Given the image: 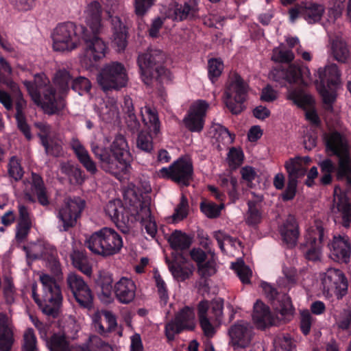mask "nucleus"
<instances>
[{"instance_id":"46","label":"nucleus","mask_w":351,"mask_h":351,"mask_svg":"<svg viewBox=\"0 0 351 351\" xmlns=\"http://www.w3.org/2000/svg\"><path fill=\"white\" fill-rule=\"evenodd\" d=\"M101 119L106 122H112L119 119V105L114 98H108L100 112Z\"/></svg>"},{"instance_id":"31","label":"nucleus","mask_w":351,"mask_h":351,"mask_svg":"<svg viewBox=\"0 0 351 351\" xmlns=\"http://www.w3.org/2000/svg\"><path fill=\"white\" fill-rule=\"evenodd\" d=\"M101 6L96 1H93L88 4L84 11L86 28L93 34H99L101 32Z\"/></svg>"},{"instance_id":"52","label":"nucleus","mask_w":351,"mask_h":351,"mask_svg":"<svg viewBox=\"0 0 351 351\" xmlns=\"http://www.w3.org/2000/svg\"><path fill=\"white\" fill-rule=\"evenodd\" d=\"M167 262L171 274L178 280L183 281L192 274V270L189 267L181 266L176 260Z\"/></svg>"},{"instance_id":"62","label":"nucleus","mask_w":351,"mask_h":351,"mask_svg":"<svg viewBox=\"0 0 351 351\" xmlns=\"http://www.w3.org/2000/svg\"><path fill=\"white\" fill-rule=\"evenodd\" d=\"M152 136L141 132L137 138V147L145 152H150L153 149Z\"/></svg>"},{"instance_id":"27","label":"nucleus","mask_w":351,"mask_h":351,"mask_svg":"<svg viewBox=\"0 0 351 351\" xmlns=\"http://www.w3.org/2000/svg\"><path fill=\"white\" fill-rule=\"evenodd\" d=\"M24 195L25 198L29 202L34 203L36 202L35 196L40 205L47 206L50 204V196L43 178L40 175L35 173H32L30 192L25 191Z\"/></svg>"},{"instance_id":"7","label":"nucleus","mask_w":351,"mask_h":351,"mask_svg":"<svg viewBox=\"0 0 351 351\" xmlns=\"http://www.w3.org/2000/svg\"><path fill=\"white\" fill-rule=\"evenodd\" d=\"M165 59V53L156 49H151L138 56V64L145 84L149 85L154 78L167 77L169 71L162 66Z\"/></svg>"},{"instance_id":"45","label":"nucleus","mask_w":351,"mask_h":351,"mask_svg":"<svg viewBox=\"0 0 351 351\" xmlns=\"http://www.w3.org/2000/svg\"><path fill=\"white\" fill-rule=\"evenodd\" d=\"M170 246L175 250H184L191 245V238L180 230H175L168 238Z\"/></svg>"},{"instance_id":"61","label":"nucleus","mask_w":351,"mask_h":351,"mask_svg":"<svg viewBox=\"0 0 351 351\" xmlns=\"http://www.w3.org/2000/svg\"><path fill=\"white\" fill-rule=\"evenodd\" d=\"M223 208V204L219 206L211 202H202L200 205L201 210L209 218H215L219 215L221 210Z\"/></svg>"},{"instance_id":"1","label":"nucleus","mask_w":351,"mask_h":351,"mask_svg":"<svg viewBox=\"0 0 351 351\" xmlns=\"http://www.w3.org/2000/svg\"><path fill=\"white\" fill-rule=\"evenodd\" d=\"M91 151L99 160L100 167L106 173L119 178L127 173L130 167L132 158L125 138L117 135L110 145V153L104 147L95 143L91 144Z\"/></svg>"},{"instance_id":"44","label":"nucleus","mask_w":351,"mask_h":351,"mask_svg":"<svg viewBox=\"0 0 351 351\" xmlns=\"http://www.w3.org/2000/svg\"><path fill=\"white\" fill-rule=\"evenodd\" d=\"M305 239L307 245H322L324 239L322 222L318 220L315 221L313 225L307 229Z\"/></svg>"},{"instance_id":"60","label":"nucleus","mask_w":351,"mask_h":351,"mask_svg":"<svg viewBox=\"0 0 351 351\" xmlns=\"http://www.w3.org/2000/svg\"><path fill=\"white\" fill-rule=\"evenodd\" d=\"M247 204L249 208L245 217V221L250 226L256 225L261 221V215L254 202L249 201Z\"/></svg>"},{"instance_id":"4","label":"nucleus","mask_w":351,"mask_h":351,"mask_svg":"<svg viewBox=\"0 0 351 351\" xmlns=\"http://www.w3.org/2000/svg\"><path fill=\"white\" fill-rule=\"evenodd\" d=\"M85 245L95 254L108 256L118 253L122 246L121 236L113 229L103 228L85 241Z\"/></svg>"},{"instance_id":"29","label":"nucleus","mask_w":351,"mask_h":351,"mask_svg":"<svg viewBox=\"0 0 351 351\" xmlns=\"http://www.w3.org/2000/svg\"><path fill=\"white\" fill-rule=\"evenodd\" d=\"M113 287L115 297L120 303L129 304L134 300L136 287L130 278L122 277Z\"/></svg>"},{"instance_id":"37","label":"nucleus","mask_w":351,"mask_h":351,"mask_svg":"<svg viewBox=\"0 0 351 351\" xmlns=\"http://www.w3.org/2000/svg\"><path fill=\"white\" fill-rule=\"evenodd\" d=\"M13 343L11 321L8 316L0 313V350L10 351Z\"/></svg>"},{"instance_id":"35","label":"nucleus","mask_w":351,"mask_h":351,"mask_svg":"<svg viewBox=\"0 0 351 351\" xmlns=\"http://www.w3.org/2000/svg\"><path fill=\"white\" fill-rule=\"evenodd\" d=\"M328 56L339 63H346L350 58L347 43L341 38H330L328 45Z\"/></svg>"},{"instance_id":"50","label":"nucleus","mask_w":351,"mask_h":351,"mask_svg":"<svg viewBox=\"0 0 351 351\" xmlns=\"http://www.w3.org/2000/svg\"><path fill=\"white\" fill-rule=\"evenodd\" d=\"M210 133L217 141L223 145H228L233 142V137L228 130L219 123H213Z\"/></svg>"},{"instance_id":"16","label":"nucleus","mask_w":351,"mask_h":351,"mask_svg":"<svg viewBox=\"0 0 351 351\" xmlns=\"http://www.w3.org/2000/svg\"><path fill=\"white\" fill-rule=\"evenodd\" d=\"M85 206V202L80 197L66 198L59 209L57 217L62 225V230L66 231L73 227L77 218Z\"/></svg>"},{"instance_id":"34","label":"nucleus","mask_w":351,"mask_h":351,"mask_svg":"<svg viewBox=\"0 0 351 351\" xmlns=\"http://www.w3.org/2000/svg\"><path fill=\"white\" fill-rule=\"evenodd\" d=\"M108 12L112 26V46L118 51H123L128 45L125 27L122 24L119 17L113 16L110 14V12Z\"/></svg>"},{"instance_id":"25","label":"nucleus","mask_w":351,"mask_h":351,"mask_svg":"<svg viewBox=\"0 0 351 351\" xmlns=\"http://www.w3.org/2000/svg\"><path fill=\"white\" fill-rule=\"evenodd\" d=\"M330 257L335 261L348 263L351 254V245L348 237L334 236L328 243Z\"/></svg>"},{"instance_id":"32","label":"nucleus","mask_w":351,"mask_h":351,"mask_svg":"<svg viewBox=\"0 0 351 351\" xmlns=\"http://www.w3.org/2000/svg\"><path fill=\"white\" fill-rule=\"evenodd\" d=\"M92 321L95 330L101 335L112 331L117 326L114 315L108 311L95 312Z\"/></svg>"},{"instance_id":"39","label":"nucleus","mask_w":351,"mask_h":351,"mask_svg":"<svg viewBox=\"0 0 351 351\" xmlns=\"http://www.w3.org/2000/svg\"><path fill=\"white\" fill-rule=\"evenodd\" d=\"M280 234L283 241L289 246H294L298 241L299 231L295 219L293 216H289L282 227Z\"/></svg>"},{"instance_id":"3","label":"nucleus","mask_w":351,"mask_h":351,"mask_svg":"<svg viewBox=\"0 0 351 351\" xmlns=\"http://www.w3.org/2000/svg\"><path fill=\"white\" fill-rule=\"evenodd\" d=\"M86 27L72 22L58 25L53 30V49L56 51H71L81 45Z\"/></svg>"},{"instance_id":"24","label":"nucleus","mask_w":351,"mask_h":351,"mask_svg":"<svg viewBox=\"0 0 351 351\" xmlns=\"http://www.w3.org/2000/svg\"><path fill=\"white\" fill-rule=\"evenodd\" d=\"M13 94L15 106V118L16 120L17 127L20 131L24 134L28 140L32 138V134L29 125L26 121L25 111L27 107V102L23 98V94L19 88L18 84L16 85V89H10Z\"/></svg>"},{"instance_id":"30","label":"nucleus","mask_w":351,"mask_h":351,"mask_svg":"<svg viewBox=\"0 0 351 351\" xmlns=\"http://www.w3.org/2000/svg\"><path fill=\"white\" fill-rule=\"evenodd\" d=\"M125 199H128L129 210L136 221L142 223L152 218L149 204L142 202L136 195H134L133 191L127 192Z\"/></svg>"},{"instance_id":"41","label":"nucleus","mask_w":351,"mask_h":351,"mask_svg":"<svg viewBox=\"0 0 351 351\" xmlns=\"http://www.w3.org/2000/svg\"><path fill=\"white\" fill-rule=\"evenodd\" d=\"M141 115L146 128L152 133L153 135H158L160 132V124L156 109L145 106L141 108Z\"/></svg>"},{"instance_id":"13","label":"nucleus","mask_w":351,"mask_h":351,"mask_svg":"<svg viewBox=\"0 0 351 351\" xmlns=\"http://www.w3.org/2000/svg\"><path fill=\"white\" fill-rule=\"evenodd\" d=\"M193 166L189 160L180 158L169 167H163L157 171V176L170 179L177 184L188 186L193 176Z\"/></svg>"},{"instance_id":"56","label":"nucleus","mask_w":351,"mask_h":351,"mask_svg":"<svg viewBox=\"0 0 351 351\" xmlns=\"http://www.w3.org/2000/svg\"><path fill=\"white\" fill-rule=\"evenodd\" d=\"M23 351H38L37 341L32 328H27L23 334Z\"/></svg>"},{"instance_id":"12","label":"nucleus","mask_w":351,"mask_h":351,"mask_svg":"<svg viewBox=\"0 0 351 351\" xmlns=\"http://www.w3.org/2000/svg\"><path fill=\"white\" fill-rule=\"evenodd\" d=\"M27 256L31 259L43 258L47 265L56 276L61 274V267L58 258L56 248L51 244L38 242L32 245L26 251Z\"/></svg>"},{"instance_id":"2","label":"nucleus","mask_w":351,"mask_h":351,"mask_svg":"<svg viewBox=\"0 0 351 351\" xmlns=\"http://www.w3.org/2000/svg\"><path fill=\"white\" fill-rule=\"evenodd\" d=\"M43 293L40 297L36 293V285H32V298L41 311L53 318L58 317L62 302L60 288L54 278L45 274L40 275Z\"/></svg>"},{"instance_id":"43","label":"nucleus","mask_w":351,"mask_h":351,"mask_svg":"<svg viewBox=\"0 0 351 351\" xmlns=\"http://www.w3.org/2000/svg\"><path fill=\"white\" fill-rule=\"evenodd\" d=\"M60 170L68 177L72 184H81L84 181V173L77 165L70 162H62L60 164Z\"/></svg>"},{"instance_id":"51","label":"nucleus","mask_w":351,"mask_h":351,"mask_svg":"<svg viewBox=\"0 0 351 351\" xmlns=\"http://www.w3.org/2000/svg\"><path fill=\"white\" fill-rule=\"evenodd\" d=\"M73 264L75 268L90 276L92 274V268L90 266L86 256L80 251H74L71 255Z\"/></svg>"},{"instance_id":"26","label":"nucleus","mask_w":351,"mask_h":351,"mask_svg":"<svg viewBox=\"0 0 351 351\" xmlns=\"http://www.w3.org/2000/svg\"><path fill=\"white\" fill-rule=\"evenodd\" d=\"M287 99L293 101L298 106L304 109H308L306 112V117L311 123L318 124L319 122L317 113L311 109L314 104V99L311 95L306 94L301 89H289Z\"/></svg>"},{"instance_id":"33","label":"nucleus","mask_w":351,"mask_h":351,"mask_svg":"<svg viewBox=\"0 0 351 351\" xmlns=\"http://www.w3.org/2000/svg\"><path fill=\"white\" fill-rule=\"evenodd\" d=\"M71 149L73 150L80 162L86 170L92 175L97 172L96 162L92 159L88 152L76 138H73L70 142Z\"/></svg>"},{"instance_id":"14","label":"nucleus","mask_w":351,"mask_h":351,"mask_svg":"<svg viewBox=\"0 0 351 351\" xmlns=\"http://www.w3.org/2000/svg\"><path fill=\"white\" fill-rule=\"evenodd\" d=\"M228 333L230 337V344L234 350L250 346L255 336L252 325L244 320L238 321L230 326Z\"/></svg>"},{"instance_id":"49","label":"nucleus","mask_w":351,"mask_h":351,"mask_svg":"<svg viewBox=\"0 0 351 351\" xmlns=\"http://www.w3.org/2000/svg\"><path fill=\"white\" fill-rule=\"evenodd\" d=\"M73 75L64 69L56 71L53 77V83L62 93L67 91L71 85Z\"/></svg>"},{"instance_id":"55","label":"nucleus","mask_w":351,"mask_h":351,"mask_svg":"<svg viewBox=\"0 0 351 351\" xmlns=\"http://www.w3.org/2000/svg\"><path fill=\"white\" fill-rule=\"evenodd\" d=\"M274 347L273 351H295V345L288 335L277 337L274 341Z\"/></svg>"},{"instance_id":"53","label":"nucleus","mask_w":351,"mask_h":351,"mask_svg":"<svg viewBox=\"0 0 351 351\" xmlns=\"http://www.w3.org/2000/svg\"><path fill=\"white\" fill-rule=\"evenodd\" d=\"M51 351H69V346L66 337L62 334H54L47 342Z\"/></svg>"},{"instance_id":"9","label":"nucleus","mask_w":351,"mask_h":351,"mask_svg":"<svg viewBox=\"0 0 351 351\" xmlns=\"http://www.w3.org/2000/svg\"><path fill=\"white\" fill-rule=\"evenodd\" d=\"M247 90L248 86L241 77L234 74L224 93V103L232 114H237L243 110Z\"/></svg>"},{"instance_id":"22","label":"nucleus","mask_w":351,"mask_h":351,"mask_svg":"<svg viewBox=\"0 0 351 351\" xmlns=\"http://www.w3.org/2000/svg\"><path fill=\"white\" fill-rule=\"evenodd\" d=\"M324 12V7L321 4L305 2L298 5L289 10L290 20L293 22L298 17L302 16L308 23L319 21Z\"/></svg>"},{"instance_id":"20","label":"nucleus","mask_w":351,"mask_h":351,"mask_svg":"<svg viewBox=\"0 0 351 351\" xmlns=\"http://www.w3.org/2000/svg\"><path fill=\"white\" fill-rule=\"evenodd\" d=\"M209 104L204 100L193 103L183 119L185 127L192 132H200L204 125V118Z\"/></svg>"},{"instance_id":"15","label":"nucleus","mask_w":351,"mask_h":351,"mask_svg":"<svg viewBox=\"0 0 351 351\" xmlns=\"http://www.w3.org/2000/svg\"><path fill=\"white\" fill-rule=\"evenodd\" d=\"M84 43L83 47V60L88 64L104 58L108 49L106 43L98 36L93 34L86 28L82 39Z\"/></svg>"},{"instance_id":"23","label":"nucleus","mask_w":351,"mask_h":351,"mask_svg":"<svg viewBox=\"0 0 351 351\" xmlns=\"http://www.w3.org/2000/svg\"><path fill=\"white\" fill-rule=\"evenodd\" d=\"M199 1L189 0L183 5L173 2L169 4L166 16L167 18L178 21L193 19L197 14Z\"/></svg>"},{"instance_id":"64","label":"nucleus","mask_w":351,"mask_h":351,"mask_svg":"<svg viewBox=\"0 0 351 351\" xmlns=\"http://www.w3.org/2000/svg\"><path fill=\"white\" fill-rule=\"evenodd\" d=\"M336 324L339 328L348 330L351 328V311L344 309L336 318Z\"/></svg>"},{"instance_id":"28","label":"nucleus","mask_w":351,"mask_h":351,"mask_svg":"<svg viewBox=\"0 0 351 351\" xmlns=\"http://www.w3.org/2000/svg\"><path fill=\"white\" fill-rule=\"evenodd\" d=\"M330 209L333 214L339 215L343 219L345 227L349 226L351 221V204L346 193L342 192L339 187L335 188Z\"/></svg>"},{"instance_id":"48","label":"nucleus","mask_w":351,"mask_h":351,"mask_svg":"<svg viewBox=\"0 0 351 351\" xmlns=\"http://www.w3.org/2000/svg\"><path fill=\"white\" fill-rule=\"evenodd\" d=\"M13 69L10 63L0 54V83L5 84L10 89H16L17 84L14 82L11 76Z\"/></svg>"},{"instance_id":"17","label":"nucleus","mask_w":351,"mask_h":351,"mask_svg":"<svg viewBox=\"0 0 351 351\" xmlns=\"http://www.w3.org/2000/svg\"><path fill=\"white\" fill-rule=\"evenodd\" d=\"M66 283L77 304L82 308L90 309L93 307V295L84 279L71 272L66 277Z\"/></svg>"},{"instance_id":"18","label":"nucleus","mask_w":351,"mask_h":351,"mask_svg":"<svg viewBox=\"0 0 351 351\" xmlns=\"http://www.w3.org/2000/svg\"><path fill=\"white\" fill-rule=\"evenodd\" d=\"M195 328V313L193 309L185 306L176 315L173 320L165 326V334L169 341L174 339L175 335L184 330H192Z\"/></svg>"},{"instance_id":"63","label":"nucleus","mask_w":351,"mask_h":351,"mask_svg":"<svg viewBox=\"0 0 351 351\" xmlns=\"http://www.w3.org/2000/svg\"><path fill=\"white\" fill-rule=\"evenodd\" d=\"M294 58V55L291 50L276 48L273 51L271 59L277 62H289Z\"/></svg>"},{"instance_id":"57","label":"nucleus","mask_w":351,"mask_h":351,"mask_svg":"<svg viewBox=\"0 0 351 351\" xmlns=\"http://www.w3.org/2000/svg\"><path fill=\"white\" fill-rule=\"evenodd\" d=\"M8 172L9 176L14 180H19L23 176V169L18 158L12 156L8 164Z\"/></svg>"},{"instance_id":"6","label":"nucleus","mask_w":351,"mask_h":351,"mask_svg":"<svg viewBox=\"0 0 351 351\" xmlns=\"http://www.w3.org/2000/svg\"><path fill=\"white\" fill-rule=\"evenodd\" d=\"M325 143L327 151L339 158L337 179L346 180L351 185V156L345 138L339 133L334 132L325 136Z\"/></svg>"},{"instance_id":"38","label":"nucleus","mask_w":351,"mask_h":351,"mask_svg":"<svg viewBox=\"0 0 351 351\" xmlns=\"http://www.w3.org/2000/svg\"><path fill=\"white\" fill-rule=\"evenodd\" d=\"M271 75L273 79L278 82L285 80L290 84L297 83L301 77V70L299 66L290 64L287 67L274 69Z\"/></svg>"},{"instance_id":"59","label":"nucleus","mask_w":351,"mask_h":351,"mask_svg":"<svg viewBox=\"0 0 351 351\" xmlns=\"http://www.w3.org/2000/svg\"><path fill=\"white\" fill-rule=\"evenodd\" d=\"M188 200L186 196L182 195L180 202L175 209V213L172 215V220L173 222H178L182 221L188 215Z\"/></svg>"},{"instance_id":"19","label":"nucleus","mask_w":351,"mask_h":351,"mask_svg":"<svg viewBox=\"0 0 351 351\" xmlns=\"http://www.w3.org/2000/svg\"><path fill=\"white\" fill-rule=\"evenodd\" d=\"M324 293L329 295H343L348 289V282L343 273L335 268H329L322 275Z\"/></svg>"},{"instance_id":"58","label":"nucleus","mask_w":351,"mask_h":351,"mask_svg":"<svg viewBox=\"0 0 351 351\" xmlns=\"http://www.w3.org/2000/svg\"><path fill=\"white\" fill-rule=\"evenodd\" d=\"M232 269L234 270L240 280L243 284L250 282L252 271L250 269L245 265L243 262H237L232 264Z\"/></svg>"},{"instance_id":"36","label":"nucleus","mask_w":351,"mask_h":351,"mask_svg":"<svg viewBox=\"0 0 351 351\" xmlns=\"http://www.w3.org/2000/svg\"><path fill=\"white\" fill-rule=\"evenodd\" d=\"M252 317L254 323L260 328L277 324V320L271 315L269 308L259 300L254 304Z\"/></svg>"},{"instance_id":"8","label":"nucleus","mask_w":351,"mask_h":351,"mask_svg":"<svg viewBox=\"0 0 351 351\" xmlns=\"http://www.w3.org/2000/svg\"><path fill=\"white\" fill-rule=\"evenodd\" d=\"M97 80L103 90H118L126 86L128 76L124 65L118 62H112L104 65Z\"/></svg>"},{"instance_id":"10","label":"nucleus","mask_w":351,"mask_h":351,"mask_svg":"<svg viewBox=\"0 0 351 351\" xmlns=\"http://www.w3.org/2000/svg\"><path fill=\"white\" fill-rule=\"evenodd\" d=\"M322 87L319 92L325 104H331L336 98L335 89L341 82V73L337 64L330 63L318 70Z\"/></svg>"},{"instance_id":"47","label":"nucleus","mask_w":351,"mask_h":351,"mask_svg":"<svg viewBox=\"0 0 351 351\" xmlns=\"http://www.w3.org/2000/svg\"><path fill=\"white\" fill-rule=\"evenodd\" d=\"M300 161L298 162L295 158H293L285 162V167L288 173V180L298 182V179L306 175L307 169L301 165Z\"/></svg>"},{"instance_id":"54","label":"nucleus","mask_w":351,"mask_h":351,"mask_svg":"<svg viewBox=\"0 0 351 351\" xmlns=\"http://www.w3.org/2000/svg\"><path fill=\"white\" fill-rule=\"evenodd\" d=\"M112 278L111 276L104 277L101 285V291L99 294V298L105 303H110L113 300L112 297Z\"/></svg>"},{"instance_id":"40","label":"nucleus","mask_w":351,"mask_h":351,"mask_svg":"<svg viewBox=\"0 0 351 351\" xmlns=\"http://www.w3.org/2000/svg\"><path fill=\"white\" fill-rule=\"evenodd\" d=\"M35 126L39 130L38 135L41 138L42 144L45 147L46 153L49 155L58 156L62 151V147L58 144L51 147L48 141L51 132V126L45 122H37L35 123Z\"/></svg>"},{"instance_id":"11","label":"nucleus","mask_w":351,"mask_h":351,"mask_svg":"<svg viewBox=\"0 0 351 351\" xmlns=\"http://www.w3.org/2000/svg\"><path fill=\"white\" fill-rule=\"evenodd\" d=\"M23 84L27 88L33 101L37 106H41L47 114H56L64 108V103L63 100L56 97V91L51 86H46L45 90L41 91L43 94V96L41 97V93L32 87L29 82L24 81Z\"/></svg>"},{"instance_id":"21","label":"nucleus","mask_w":351,"mask_h":351,"mask_svg":"<svg viewBox=\"0 0 351 351\" xmlns=\"http://www.w3.org/2000/svg\"><path fill=\"white\" fill-rule=\"evenodd\" d=\"M104 210L122 232L128 233L130 232L133 222L128 215H125V208L120 199L110 201L106 205Z\"/></svg>"},{"instance_id":"42","label":"nucleus","mask_w":351,"mask_h":351,"mask_svg":"<svg viewBox=\"0 0 351 351\" xmlns=\"http://www.w3.org/2000/svg\"><path fill=\"white\" fill-rule=\"evenodd\" d=\"M123 111L128 128L132 132H137L140 129L141 124L136 117L134 104L130 97H124Z\"/></svg>"},{"instance_id":"5","label":"nucleus","mask_w":351,"mask_h":351,"mask_svg":"<svg viewBox=\"0 0 351 351\" xmlns=\"http://www.w3.org/2000/svg\"><path fill=\"white\" fill-rule=\"evenodd\" d=\"M223 300L218 298L210 302L201 301L197 306V315L199 325L204 335L208 338L213 337L217 328L221 324L223 317Z\"/></svg>"}]
</instances>
